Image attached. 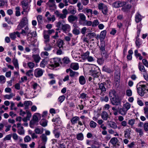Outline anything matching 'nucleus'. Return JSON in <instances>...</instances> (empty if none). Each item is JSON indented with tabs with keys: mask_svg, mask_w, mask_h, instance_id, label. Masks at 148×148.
<instances>
[{
	"mask_svg": "<svg viewBox=\"0 0 148 148\" xmlns=\"http://www.w3.org/2000/svg\"><path fill=\"white\" fill-rule=\"evenodd\" d=\"M60 62L61 60L59 58L48 61L47 62V64H48L47 67L51 69V68L57 67L59 66V63H60Z\"/></svg>",
	"mask_w": 148,
	"mask_h": 148,
	"instance_id": "nucleus-1",
	"label": "nucleus"
},
{
	"mask_svg": "<svg viewBox=\"0 0 148 148\" xmlns=\"http://www.w3.org/2000/svg\"><path fill=\"white\" fill-rule=\"evenodd\" d=\"M89 73L93 77L94 79L95 78H98L100 73L98 69L96 67L95 68H92L89 71Z\"/></svg>",
	"mask_w": 148,
	"mask_h": 148,
	"instance_id": "nucleus-2",
	"label": "nucleus"
},
{
	"mask_svg": "<svg viewBox=\"0 0 148 148\" xmlns=\"http://www.w3.org/2000/svg\"><path fill=\"white\" fill-rule=\"evenodd\" d=\"M62 12L63 13V14L60 13V12L56 10L55 12V14L56 17L63 19L66 17V15L68 14V12L66 9H64L62 10Z\"/></svg>",
	"mask_w": 148,
	"mask_h": 148,
	"instance_id": "nucleus-3",
	"label": "nucleus"
},
{
	"mask_svg": "<svg viewBox=\"0 0 148 148\" xmlns=\"http://www.w3.org/2000/svg\"><path fill=\"white\" fill-rule=\"evenodd\" d=\"M99 10H102V12L104 15H106L108 12V7L107 6L103 3H101L98 5Z\"/></svg>",
	"mask_w": 148,
	"mask_h": 148,
	"instance_id": "nucleus-4",
	"label": "nucleus"
},
{
	"mask_svg": "<svg viewBox=\"0 0 148 148\" xmlns=\"http://www.w3.org/2000/svg\"><path fill=\"white\" fill-rule=\"evenodd\" d=\"M140 86L137 88V92L140 96L142 97L145 94V91L146 90V86L145 85L143 84L140 85Z\"/></svg>",
	"mask_w": 148,
	"mask_h": 148,
	"instance_id": "nucleus-5",
	"label": "nucleus"
},
{
	"mask_svg": "<svg viewBox=\"0 0 148 148\" xmlns=\"http://www.w3.org/2000/svg\"><path fill=\"white\" fill-rule=\"evenodd\" d=\"M42 118L41 119L40 122V125L42 126L45 127L46 126V111H44L42 114Z\"/></svg>",
	"mask_w": 148,
	"mask_h": 148,
	"instance_id": "nucleus-6",
	"label": "nucleus"
},
{
	"mask_svg": "<svg viewBox=\"0 0 148 148\" xmlns=\"http://www.w3.org/2000/svg\"><path fill=\"white\" fill-rule=\"evenodd\" d=\"M20 34H22L23 36H25L27 34V39L28 40H30V38L29 37V34L31 35L32 34V38L33 37H35L36 36V32H33L32 33L27 32H26L23 29L22 30V31L21 32Z\"/></svg>",
	"mask_w": 148,
	"mask_h": 148,
	"instance_id": "nucleus-7",
	"label": "nucleus"
},
{
	"mask_svg": "<svg viewBox=\"0 0 148 148\" xmlns=\"http://www.w3.org/2000/svg\"><path fill=\"white\" fill-rule=\"evenodd\" d=\"M79 17V23L80 25L83 24L86 20V17L83 13H79L78 15Z\"/></svg>",
	"mask_w": 148,
	"mask_h": 148,
	"instance_id": "nucleus-8",
	"label": "nucleus"
},
{
	"mask_svg": "<svg viewBox=\"0 0 148 148\" xmlns=\"http://www.w3.org/2000/svg\"><path fill=\"white\" fill-rule=\"evenodd\" d=\"M54 3V0H49L48 3L49 9L52 12L56 9V5Z\"/></svg>",
	"mask_w": 148,
	"mask_h": 148,
	"instance_id": "nucleus-9",
	"label": "nucleus"
},
{
	"mask_svg": "<svg viewBox=\"0 0 148 148\" xmlns=\"http://www.w3.org/2000/svg\"><path fill=\"white\" fill-rule=\"evenodd\" d=\"M28 20L27 17L23 18L22 20L20 22L18 27H20L21 28L23 27L25 25H27L28 24Z\"/></svg>",
	"mask_w": 148,
	"mask_h": 148,
	"instance_id": "nucleus-10",
	"label": "nucleus"
},
{
	"mask_svg": "<svg viewBox=\"0 0 148 148\" xmlns=\"http://www.w3.org/2000/svg\"><path fill=\"white\" fill-rule=\"evenodd\" d=\"M43 73L42 70L39 68L36 69L34 71V75L36 77H39L41 76Z\"/></svg>",
	"mask_w": 148,
	"mask_h": 148,
	"instance_id": "nucleus-11",
	"label": "nucleus"
},
{
	"mask_svg": "<svg viewBox=\"0 0 148 148\" xmlns=\"http://www.w3.org/2000/svg\"><path fill=\"white\" fill-rule=\"evenodd\" d=\"M99 85L98 89L100 90L101 91L100 95L103 92H105L106 91V89L105 87V85H106V83L105 82L101 83H99Z\"/></svg>",
	"mask_w": 148,
	"mask_h": 148,
	"instance_id": "nucleus-12",
	"label": "nucleus"
},
{
	"mask_svg": "<svg viewBox=\"0 0 148 148\" xmlns=\"http://www.w3.org/2000/svg\"><path fill=\"white\" fill-rule=\"evenodd\" d=\"M41 117V114L38 113H36L33 115V120L31 121H33L35 123L38 121V119Z\"/></svg>",
	"mask_w": 148,
	"mask_h": 148,
	"instance_id": "nucleus-13",
	"label": "nucleus"
},
{
	"mask_svg": "<svg viewBox=\"0 0 148 148\" xmlns=\"http://www.w3.org/2000/svg\"><path fill=\"white\" fill-rule=\"evenodd\" d=\"M132 130L130 128L126 129L124 131V137L127 138H130V132H131Z\"/></svg>",
	"mask_w": 148,
	"mask_h": 148,
	"instance_id": "nucleus-14",
	"label": "nucleus"
},
{
	"mask_svg": "<svg viewBox=\"0 0 148 148\" xmlns=\"http://www.w3.org/2000/svg\"><path fill=\"white\" fill-rule=\"evenodd\" d=\"M68 19L69 22L72 23L75 21H77L78 17L76 16L71 15L68 16Z\"/></svg>",
	"mask_w": 148,
	"mask_h": 148,
	"instance_id": "nucleus-15",
	"label": "nucleus"
},
{
	"mask_svg": "<svg viewBox=\"0 0 148 148\" xmlns=\"http://www.w3.org/2000/svg\"><path fill=\"white\" fill-rule=\"evenodd\" d=\"M118 141L117 138L116 137H113L110 140V142L115 147H116V144Z\"/></svg>",
	"mask_w": 148,
	"mask_h": 148,
	"instance_id": "nucleus-16",
	"label": "nucleus"
},
{
	"mask_svg": "<svg viewBox=\"0 0 148 148\" xmlns=\"http://www.w3.org/2000/svg\"><path fill=\"white\" fill-rule=\"evenodd\" d=\"M70 28V25L68 24L62 25V29L63 32H66L69 31V29Z\"/></svg>",
	"mask_w": 148,
	"mask_h": 148,
	"instance_id": "nucleus-17",
	"label": "nucleus"
},
{
	"mask_svg": "<svg viewBox=\"0 0 148 148\" xmlns=\"http://www.w3.org/2000/svg\"><path fill=\"white\" fill-rule=\"evenodd\" d=\"M111 103L113 105L117 106L120 104V102L118 99L114 97L113 98H110Z\"/></svg>",
	"mask_w": 148,
	"mask_h": 148,
	"instance_id": "nucleus-18",
	"label": "nucleus"
},
{
	"mask_svg": "<svg viewBox=\"0 0 148 148\" xmlns=\"http://www.w3.org/2000/svg\"><path fill=\"white\" fill-rule=\"evenodd\" d=\"M135 19V21L137 23H138L141 21L142 19L141 16L139 12H137L136 14Z\"/></svg>",
	"mask_w": 148,
	"mask_h": 148,
	"instance_id": "nucleus-19",
	"label": "nucleus"
},
{
	"mask_svg": "<svg viewBox=\"0 0 148 148\" xmlns=\"http://www.w3.org/2000/svg\"><path fill=\"white\" fill-rule=\"evenodd\" d=\"M70 62V61L69 58L67 57H64L62 60H61L60 63L62 64H67Z\"/></svg>",
	"mask_w": 148,
	"mask_h": 148,
	"instance_id": "nucleus-20",
	"label": "nucleus"
},
{
	"mask_svg": "<svg viewBox=\"0 0 148 148\" xmlns=\"http://www.w3.org/2000/svg\"><path fill=\"white\" fill-rule=\"evenodd\" d=\"M32 57L34 59V61L36 63H38L41 59V58L39 55L37 54L33 55Z\"/></svg>",
	"mask_w": 148,
	"mask_h": 148,
	"instance_id": "nucleus-21",
	"label": "nucleus"
},
{
	"mask_svg": "<svg viewBox=\"0 0 148 148\" xmlns=\"http://www.w3.org/2000/svg\"><path fill=\"white\" fill-rule=\"evenodd\" d=\"M79 82L80 84L83 85L86 82V80L85 77L83 76H81L79 78Z\"/></svg>",
	"mask_w": 148,
	"mask_h": 148,
	"instance_id": "nucleus-22",
	"label": "nucleus"
},
{
	"mask_svg": "<svg viewBox=\"0 0 148 148\" xmlns=\"http://www.w3.org/2000/svg\"><path fill=\"white\" fill-rule=\"evenodd\" d=\"M79 120V117L78 116H75L72 118L71 120V122L72 124L74 125L77 123V122Z\"/></svg>",
	"mask_w": 148,
	"mask_h": 148,
	"instance_id": "nucleus-23",
	"label": "nucleus"
},
{
	"mask_svg": "<svg viewBox=\"0 0 148 148\" xmlns=\"http://www.w3.org/2000/svg\"><path fill=\"white\" fill-rule=\"evenodd\" d=\"M116 92L114 90H111L110 91L109 95L110 98H113L116 96Z\"/></svg>",
	"mask_w": 148,
	"mask_h": 148,
	"instance_id": "nucleus-24",
	"label": "nucleus"
},
{
	"mask_svg": "<svg viewBox=\"0 0 148 148\" xmlns=\"http://www.w3.org/2000/svg\"><path fill=\"white\" fill-rule=\"evenodd\" d=\"M106 31L104 30L101 31L100 34V39L101 41H103L106 35Z\"/></svg>",
	"mask_w": 148,
	"mask_h": 148,
	"instance_id": "nucleus-25",
	"label": "nucleus"
},
{
	"mask_svg": "<svg viewBox=\"0 0 148 148\" xmlns=\"http://www.w3.org/2000/svg\"><path fill=\"white\" fill-rule=\"evenodd\" d=\"M101 116L102 119L104 120H107L109 116L108 114L105 111L102 112Z\"/></svg>",
	"mask_w": 148,
	"mask_h": 148,
	"instance_id": "nucleus-26",
	"label": "nucleus"
},
{
	"mask_svg": "<svg viewBox=\"0 0 148 148\" xmlns=\"http://www.w3.org/2000/svg\"><path fill=\"white\" fill-rule=\"evenodd\" d=\"M118 110L119 113L122 115H125L126 114L127 110H126L124 107L122 108H119Z\"/></svg>",
	"mask_w": 148,
	"mask_h": 148,
	"instance_id": "nucleus-27",
	"label": "nucleus"
},
{
	"mask_svg": "<svg viewBox=\"0 0 148 148\" xmlns=\"http://www.w3.org/2000/svg\"><path fill=\"white\" fill-rule=\"evenodd\" d=\"M131 8V6L130 5L127 4L126 5L123 6L121 8V10L124 12H127L129 9Z\"/></svg>",
	"mask_w": 148,
	"mask_h": 148,
	"instance_id": "nucleus-28",
	"label": "nucleus"
},
{
	"mask_svg": "<svg viewBox=\"0 0 148 148\" xmlns=\"http://www.w3.org/2000/svg\"><path fill=\"white\" fill-rule=\"evenodd\" d=\"M64 42L62 40L60 39L57 42L58 46L59 49L62 48L63 49V45H64Z\"/></svg>",
	"mask_w": 148,
	"mask_h": 148,
	"instance_id": "nucleus-29",
	"label": "nucleus"
},
{
	"mask_svg": "<svg viewBox=\"0 0 148 148\" xmlns=\"http://www.w3.org/2000/svg\"><path fill=\"white\" fill-rule=\"evenodd\" d=\"M138 69L139 70L142 72H146V70L145 69L144 66L140 62L138 64Z\"/></svg>",
	"mask_w": 148,
	"mask_h": 148,
	"instance_id": "nucleus-30",
	"label": "nucleus"
},
{
	"mask_svg": "<svg viewBox=\"0 0 148 148\" xmlns=\"http://www.w3.org/2000/svg\"><path fill=\"white\" fill-rule=\"evenodd\" d=\"M32 102L30 101H26L24 102V106H25V109H27L30 105L32 104Z\"/></svg>",
	"mask_w": 148,
	"mask_h": 148,
	"instance_id": "nucleus-31",
	"label": "nucleus"
},
{
	"mask_svg": "<svg viewBox=\"0 0 148 148\" xmlns=\"http://www.w3.org/2000/svg\"><path fill=\"white\" fill-rule=\"evenodd\" d=\"M21 4L22 7H29L28 2L27 0H23L21 2Z\"/></svg>",
	"mask_w": 148,
	"mask_h": 148,
	"instance_id": "nucleus-32",
	"label": "nucleus"
},
{
	"mask_svg": "<svg viewBox=\"0 0 148 148\" xmlns=\"http://www.w3.org/2000/svg\"><path fill=\"white\" fill-rule=\"evenodd\" d=\"M43 128L39 129L38 128H36L34 130L35 132L37 134H42L43 132Z\"/></svg>",
	"mask_w": 148,
	"mask_h": 148,
	"instance_id": "nucleus-33",
	"label": "nucleus"
},
{
	"mask_svg": "<svg viewBox=\"0 0 148 148\" xmlns=\"http://www.w3.org/2000/svg\"><path fill=\"white\" fill-rule=\"evenodd\" d=\"M90 53L89 51H87L86 53H83L81 55L82 58L83 60L86 59L89 55Z\"/></svg>",
	"mask_w": 148,
	"mask_h": 148,
	"instance_id": "nucleus-34",
	"label": "nucleus"
},
{
	"mask_svg": "<svg viewBox=\"0 0 148 148\" xmlns=\"http://www.w3.org/2000/svg\"><path fill=\"white\" fill-rule=\"evenodd\" d=\"M102 70L108 73H110L112 72V70L106 66H104L103 67Z\"/></svg>",
	"mask_w": 148,
	"mask_h": 148,
	"instance_id": "nucleus-35",
	"label": "nucleus"
},
{
	"mask_svg": "<svg viewBox=\"0 0 148 148\" xmlns=\"http://www.w3.org/2000/svg\"><path fill=\"white\" fill-rule=\"evenodd\" d=\"M77 139L79 140H82L84 139V136L82 133L78 134L77 135Z\"/></svg>",
	"mask_w": 148,
	"mask_h": 148,
	"instance_id": "nucleus-36",
	"label": "nucleus"
},
{
	"mask_svg": "<svg viewBox=\"0 0 148 148\" xmlns=\"http://www.w3.org/2000/svg\"><path fill=\"white\" fill-rule=\"evenodd\" d=\"M13 63L16 69H18L19 66L17 60L14 59L13 60Z\"/></svg>",
	"mask_w": 148,
	"mask_h": 148,
	"instance_id": "nucleus-37",
	"label": "nucleus"
},
{
	"mask_svg": "<svg viewBox=\"0 0 148 148\" xmlns=\"http://www.w3.org/2000/svg\"><path fill=\"white\" fill-rule=\"evenodd\" d=\"M32 88L34 90H36L40 87L39 85L36 83L33 82L32 85Z\"/></svg>",
	"mask_w": 148,
	"mask_h": 148,
	"instance_id": "nucleus-38",
	"label": "nucleus"
},
{
	"mask_svg": "<svg viewBox=\"0 0 148 148\" xmlns=\"http://www.w3.org/2000/svg\"><path fill=\"white\" fill-rule=\"evenodd\" d=\"M15 96V94L13 93H11L10 95H6L4 96L5 98L9 99Z\"/></svg>",
	"mask_w": 148,
	"mask_h": 148,
	"instance_id": "nucleus-39",
	"label": "nucleus"
},
{
	"mask_svg": "<svg viewBox=\"0 0 148 148\" xmlns=\"http://www.w3.org/2000/svg\"><path fill=\"white\" fill-rule=\"evenodd\" d=\"M110 127L114 128L116 129L117 128V125L116 123L114 122H111L108 124Z\"/></svg>",
	"mask_w": 148,
	"mask_h": 148,
	"instance_id": "nucleus-40",
	"label": "nucleus"
},
{
	"mask_svg": "<svg viewBox=\"0 0 148 148\" xmlns=\"http://www.w3.org/2000/svg\"><path fill=\"white\" fill-rule=\"evenodd\" d=\"M6 82V78L3 75H0V83L1 84H4Z\"/></svg>",
	"mask_w": 148,
	"mask_h": 148,
	"instance_id": "nucleus-41",
	"label": "nucleus"
},
{
	"mask_svg": "<svg viewBox=\"0 0 148 148\" xmlns=\"http://www.w3.org/2000/svg\"><path fill=\"white\" fill-rule=\"evenodd\" d=\"M52 121L53 122H55V124L59 123L61 122L60 118L59 117L53 118L52 120Z\"/></svg>",
	"mask_w": 148,
	"mask_h": 148,
	"instance_id": "nucleus-42",
	"label": "nucleus"
},
{
	"mask_svg": "<svg viewBox=\"0 0 148 148\" xmlns=\"http://www.w3.org/2000/svg\"><path fill=\"white\" fill-rule=\"evenodd\" d=\"M18 133L20 135H23L24 134V131L23 127L22 126L21 127V128H18Z\"/></svg>",
	"mask_w": 148,
	"mask_h": 148,
	"instance_id": "nucleus-43",
	"label": "nucleus"
},
{
	"mask_svg": "<svg viewBox=\"0 0 148 148\" xmlns=\"http://www.w3.org/2000/svg\"><path fill=\"white\" fill-rule=\"evenodd\" d=\"M71 68L74 70H77L78 69L79 66L78 64L75 63L72 64L71 66Z\"/></svg>",
	"mask_w": 148,
	"mask_h": 148,
	"instance_id": "nucleus-44",
	"label": "nucleus"
},
{
	"mask_svg": "<svg viewBox=\"0 0 148 148\" xmlns=\"http://www.w3.org/2000/svg\"><path fill=\"white\" fill-rule=\"evenodd\" d=\"M37 20L39 23H42L43 22L42 16L40 15H38L37 17Z\"/></svg>",
	"mask_w": 148,
	"mask_h": 148,
	"instance_id": "nucleus-45",
	"label": "nucleus"
},
{
	"mask_svg": "<svg viewBox=\"0 0 148 148\" xmlns=\"http://www.w3.org/2000/svg\"><path fill=\"white\" fill-rule=\"evenodd\" d=\"M92 25V23L90 21H87L86 20L84 22L83 24L82 25L84 26V25H87L88 26H90Z\"/></svg>",
	"mask_w": 148,
	"mask_h": 148,
	"instance_id": "nucleus-46",
	"label": "nucleus"
},
{
	"mask_svg": "<svg viewBox=\"0 0 148 148\" xmlns=\"http://www.w3.org/2000/svg\"><path fill=\"white\" fill-rule=\"evenodd\" d=\"M9 36L12 40H14L16 38V32H14L9 34Z\"/></svg>",
	"mask_w": 148,
	"mask_h": 148,
	"instance_id": "nucleus-47",
	"label": "nucleus"
},
{
	"mask_svg": "<svg viewBox=\"0 0 148 148\" xmlns=\"http://www.w3.org/2000/svg\"><path fill=\"white\" fill-rule=\"evenodd\" d=\"M131 107L130 104L128 103H126L123 105V107L127 111Z\"/></svg>",
	"mask_w": 148,
	"mask_h": 148,
	"instance_id": "nucleus-48",
	"label": "nucleus"
},
{
	"mask_svg": "<svg viewBox=\"0 0 148 148\" xmlns=\"http://www.w3.org/2000/svg\"><path fill=\"white\" fill-rule=\"evenodd\" d=\"M79 74V73L76 72L72 70H71L70 72V76L71 77H74L75 75H77Z\"/></svg>",
	"mask_w": 148,
	"mask_h": 148,
	"instance_id": "nucleus-49",
	"label": "nucleus"
},
{
	"mask_svg": "<svg viewBox=\"0 0 148 148\" xmlns=\"http://www.w3.org/2000/svg\"><path fill=\"white\" fill-rule=\"evenodd\" d=\"M27 65L28 66L30 69H33L35 66L34 63L32 62H28Z\"/></svg>",
	"mask_w": 148,
	"mask_h": 148,
	"instance_id": "nucleus-50",
	"label": "nucleus"
},
{
	"mask_svg": "<svg viewBox=\"0 0 148 148\" xmlns=\"http://www.w3.org/2000/svg\"><path fill=\"white\" fill-rule=\"evenodd\" d=\"M105 59L104 58L101 57L97 59V62L100 65L104 63Z\"/></svg>",
	"mask_w": 148,
	"mask_h": 148,
	"instance_id": "nucleus-51",
	"label": "nucleus"
},
{
	"mask_svg": "<svg viewBox=\"0 0 148 148\" xmlns=\"http://www.w3.org/2000/svg\"><path fill=\"white\" fill-rule=\"evenodd\" d=\"M33 72V70H30L27 72L26 74L29 77L32 76H33V74L32 73Z\"/></svg>",
	"mask_w": 148,
	"mask_h": 148,
	"instance_id": "nucleus-52",
	"label": "nucleus"
},
{
	"mask_svg": "<svg viewBox=\"0 0 148 148\" xmlns=\"http://www.w3.org/2000/svg\"><path fill=\"white\" fill-rule=\"evenodd\" d=\"M16 10L15 14L16 16H19L21 15V13L20 12V8L19 7H17L16 8Z\"/></svg>",
	"mask_w": 148,
	"mask_h": 148,
	"instance_id": "nucleus-53",
	"label": "nucleus"
},
{
	"mask_svg": "<svg viewBox=\"0 0 148 148\" xmlns=\"http://www.w3.org/2000/svg\"><path fill=\"white\" fill-rule=\"evenodd\" d=\"M86 36H88L89 38L91 39L92 38L95 36H96V34L95 33L93 32L88 34L87 35H86Z\"/></svg>",
	"mask_w": 148,
	"mask_h": 148,
	"instance_id": "nucleus-54",
	"label": "nucleus"
},
{
	"mask_svg": "<svg viewBox=\"0 0 148 148\" xmlns=\"http://www.w3.org/2000/svg\"><path fill=\"white\" fill-rule=\"evenodd\" d=\"M101 51L105 50V44L104 43H102L99 46Z\"/></svg>",
	"mask_w": 148,
	"mask_h": 148,
	"instance_id": "nucleus-55",
	"label": "nucleus"
},
{
	"mask_svg": "<svg viewBox=\"0 0 148 148\" xmlns=\"http://www.w3.org/2000/svg\"><path fill=\"white\" fill-rule=\"evenodd\" d=\"M135 43L136 46H137L138 48L139 47L140 45H141V42L139 40V39L138 37H136V38Z\"/></svg>",
	"mask_w": 148,
	"mask_h": 148,
	"instance_id": "nucleus-56",
	"label": "nucleus"
},
{
	"mask_svg": "<svg viewBox=\"0 0 148 148\" xmlns=\"http://www.w3.org/2000/svg\"><path fill=\"white\" fill-rule=\"evenodd\" d=\"M90 126L91 128H95L97 125V123L92 121H91L90 123Z\"/></svg>",
	"mask_w": 148,
	"mask_h": 148,
	"instance_id": "nucleus-57",
	"label": "nucleus"
},
{
	"mask_svg": "<svg viewBox=\"0 0 148 148\" xmlns=\"http://www.w3.org/2000/svg\"><path fill=\"white\" fill-rule=\"evenodd\" d=\"M23 10H24V12H25V14L27 15L28 12H29L30 9L29 7H22Z\"/></svg>",
	"mask_w": 148,
	"mask_h": 148,
	"instance_id": "nucleus-58",
	"label": "nucleus"
},
{
	"mask_svg": "<svg viewBox=\"0 0 148 148\" xmlns=\"http://www.w3.org/2000/svg\"><path fill=\"white\" fill-rule=\"evenodd\" d=\"M65 98V97L64 95L60 96L58 98V101L61 103L64 100Z\"/></svg>",
	"mask_w": 148,
	"mask_h": 148,
	"instance_id": "nucleus-59",
	"label": "nucleus"
},
{
	"mask_svg": "<svg viewBox=\"0 0 148 148\" xmlns=\"http://www.w3.org/2000/svg\"><path fill=\"white\" fill-rule=\"evenodd\" d=\"M46 63L45 59H44L40 62V66L42 68L44 67Z\"/></svg>",
	"mask_w": 148,
	"mask_h": 148,
	"instance_id": "nucleus-60",
	"label": "nucleus"
},
{
	"mask_svg": "<svg viewBox=\"0 0 148 148\" xmlns=\"http://www.w3.org/2000/svg\"><path fill=\"white\" fill-rule=\"evenodd\" d=\"M112 6L115 8L119 7V1H117L114 2L112 4Z\"/></svg>",
	"mask_w": 148,
	"mask_h": 148,
	"instance_id": "nucleus-61",
	"label": "nucleus"
},
{
	"mask_svg": "<svg viewBox=\"0 0 148 148\" xmlns=\"http://www.w3.org/2000/svg\"><path fill=\"white\" fill-rule=\"evenodd\" d=\"M73 33L75 35H78L80 33V31L78 30L77 29L75 28L72 31Z\"/></svg>",
	"mask_w": 148,
	"mask_h": 148,
	"instance_id": "nucleus-62",
	"label": "nucleus"
},
{
	"mask_svg": "<svg viewBox=\"0 0 148 148\" xmlns=\"http://www.w3.org/2000/svg\"><path fill=\"white\" fill-rule=\"evenodd\" d=\"M135 120L134 119H131L128 121V123L130 125L132 126L135 123Z\"/></svg>",
	"mask_w": 148,
	"mask_h": 148,
	"instance_id": "nucleus-63",
	"label": "nucleus"
},
{
	"mask_svg": "<svg viewBox=\"0 0 148 148\" xmlns=\"http://www.w3.org/2000/svg\"><path fill=\"white\" fill-rule=\"evenodd\" d=\"M31 138L30 137L28 136H26L24 138V141L25 142H28L30 141Z\"/></svg>",
	"mask_w": 148,
	"mask_h": 148,
	"instance_id": "nucleus-64",
	"label": "nucleus"
}]
</instances>
